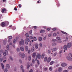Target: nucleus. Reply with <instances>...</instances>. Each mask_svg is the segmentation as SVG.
<instances>
[{"label":"nucleus","mask_w":72,"mask_h":72,"mask_svg":"<svg viewBox=\"0 0 72 72\" xmlns=\"http://www.w3.org/2000/svg\"><path fill=\"white\" fill-rule=\"evenodd\" d=\"M19 44L20 45H24V40H23V39H21V41H20Z\"/></svg>","instance_id":"nucleus-3"},{"label":"nucleus","mask_w":72,"mask_h":72,"mask_svg":"<svg viewBox=\"0 0 72 72\" xmlns=\"http://www.w3.org/2000/svg\"><path fill=\"white\" fill-rule=\"evenodd\" d=\"M32 44V43H31V41H30V43H29V46H31Z\"/></svg>","instance_id":"nucleus-60"},{"label":"nucleus","mask_w":72,"mask_h":72,"mask_svg":"<svg viewBox=\"0 0 72 72\" xmlns=\"http://www.w3.org/2000/svg\"><path fill=\"white\" fill-rule=\"evenodd\" d=\"M30 68V65H28L27 66V68L28 69Z\"/></svg>","instance_id":"nucleus-59"},{"label":"nucleus","mask_w":72,"mask_h":72,"mask_svg":"<svg viewBox=\"0 0 72 72\" xmlns=\"http://www.w3.org/2000/svg\"><path fill=\"white\" fill-rule=\"evenodd\" d=\"M52 45L53 46H54L57 45V44L55 42H53L52 44Z\"/></svg>","instance_id":"nucleus-18"},{"label":"nucleus","mask_w":72,"mask_h":72,"mask_svg":"<svg viewBox=\"0 0 72 72\" xmlns=\"http://www.w3.org/2000/svg\"><path fill=\"white\" fill-rule=\"evenodd\" d=\"M61 32H62V33H64V34H65V35H67V33H66V32H64L63 31H62Z\"/></svg>","instance_id":"nucleus-31"},{"label":"nucleus","mask_w":72,"mask_h":72,"mask_svg":"<svg viewBox=\"0 0 72 72\" xmlns=\"http://www.w3.org/2000/svg\"><path fill=\"white\" fill-rule=\"evenodd\" d=\"M47 57H45V58H44V62H46V60H47Z\"/></svg>","instance_id":"nucleus-34"},{"label":"nucleus","mask_w":72,"mask_h":72,"mask_svg":"<svg viewBox=\"0 0 72 72\" xmlns=\"http://www.w3.org/2000/svg\"><path fill=\"white\" fill-rule=\"evenodd\" d=\"M35 47L36 49H37L39 47V45H38V44H35Z\"/></svg>","instance_id":"nucleus-15"},{"label":"nucleus","mask_w":72,"mask_h":72,"mask_svg":"<svg viewBox=\"0 0 72 72\" xmlns=\"http://www.w3.org/2000/svg\"><path fill=\"white\" fill-rule=\"evenodd\" d=\"M6 41H4L3 44L4 45H5L6 44Z\"/></svg>","instance_id":"nucleus-46"},{"label":"nucleus","mask_w":72,"mask_h":72,"mask_svg":"<svg viewBox=\"0 0 72 72\" xmlns=\"http://www.w3.org/2000/svg\"><path fill=\"white\" fill-rule=\"evenodd\" d=\"M56 35H57V34L56 33H54L53 34V36H56Z\"/></svg>","instance_id":"nucleus-57"},{"label":"nucleus","mask_w":72,"mask_h":72,"mask_svg":"<svg viewBox=\"0 0 72 72\" xmlns=\"http://www.w3.org/2000/svg\"><path fill=\"white\" fill-rule=\"evenodd\" d=\"M3 54L4 56H6L8 55V53L7 50H5L4 52H3Z\"/></svg>","instance_id":"nucleus-5"},{"label":"nucleus","mask_w":72,"mask_h":72,"mask_svg":"<svg viewBox=\"0 0 72 72\" xmlns=\"http://www.w3.org/2000/svg\"><path fill=\"white\" fill-rule=\"evenodd\" d=\"M33 72V70H32V69L30 70L29 71V72Z\"/></svg>","instance_id":"nucleus-64"},{"label":"nucleus","mask_w":72,"mask_h":72,"mask_svg":"<svg viewBox=\"0 0 72 72\" xmlns=\"http://www.w3.org/2000/svg\"><path fill=\"white\" fill-rule=\"evenodd\" d=\"M39 45L40 47H42V44L41 43H40Z\"/></svg>","instance_id":"nucleus-51"},{"label":"nucleus","mask_w":72,"mask_h":72,"mask_svg":"<svg viewBox=\"0 0 72 72\" xmlns=\"http://www.w3.org/2000/svg\"><path fill=\"white\" fill-rule=\"evenodd\" d=\"M24 41L26 44V45H28V42H30V40L28 38L26 37V39Z\"/></svg>","instance_id":"nucleus-2"},{"label":"nucleus","mask_w":72,"mask_h":72,"mask_svg":"<svg viewBox=\"0 0 72 72\" xmlns=\"http://www.w3.org/2000/svg\"><path fill=\"white\" fill-rule=\"evenodd\" d=\"M20 49L21 51H24V48H23V47H21Z\"/></svg>","instance_id":"nucleus-20"},{"label":"nucleus","mask_w":72,"mask_h":72,"mask_svg":"<svg viewBox=\"0 0 72 72\" xmlns=\"http://www.w3.org/2000/svg\"><path fill=\"white\" fill-rule=\"evenodd\" d=\"M49 70L50 71H51V70H52V68L51 67H50Z\"/></svg>","instance_id":"nucleus-49"},{"label":"nucleus","mask_w":72,"mask_h":72,"mask_svg":"<svg viewBox=\"0 0 72 72\" xmlns=\"http://www.w3.org/2000/svg\"><path fill=\"white\" fill-rule=\"evenodd\" d=\"M72 46V44L71 43L69 42L67 44V46L68 47V48H71Z\"/></svg>","instance_id":"nucleus-4"},{"label":"nucleus","mask_w":72,"mask_h":72,"mask_svg":"<svg viewBox=\"0 0 72 72\" xmlns=\"http://www.w3.org/2000/svg\"><path fill=\"white\" fill-rule=\"evenodd\" d=\"M56 39H57V40H60L61 39H60V37H56Z\"/></svg>","instance_id":"nucleus-28"},{"label":"nucleus","mask_w":72,"mask_h":72,"mask_svg":"<svg viewBox=\"0 0 72 72\" xmlns=\"http://www.w3.org/2000/svg\"><path fill=\"white\" fill-rule=\"evenodd\" d=\"M56 41H57V40H56V39H53L52 40V41H53L54 42H55Z\"/></svg>","instance_id":"nucleus-43"},{"label":"nucleus","mask_w":72,"mask_h":72,"mask_svg":"<svg viewBox=\"0 0 72 72\" xmlns=\"http://www.w3.org/2000/svg\"><path fill=\"white\" fill-rule=\"evenodd\" d=\"M58 43H61L62 42V41L61 40H58L57 41Z\"/></svg>","instance_id":"nucleus-35"},{"label":"nucleus","mask_w":72,"mask_h":72,"mask_svg":"<svg viewBox=\"0 0 72 72\" xmlns=\"http://www.w3.org/2000/svg\"><path fill=\"white\" fill-rule=\"evenodd\" d=\"M29 60L30 61L31 60V57L30 56H29L28 57Z\"/></svg>","instance_id":"nucleus-26"},{"label":"nucleus","mask_w":72,"mask_h":72,"mask_svg":"<svg viewBox=\"0 0 72 72\" xmlns=\"http://www.w3.org/2000/svg\"><path fill=\"white\" fill-rule=\"evenodd\" d=\"M19 62L20 63H22V60H19Z\"/></svg>","instance_id":"nucleus-54"},{"label":"nucleus","mask_w":72,"mask_h":72,"mask_svg":"<svg viewBox=\"0 0 72 72\" xmlns=\"http://www.w3.org/2000/svg\"><path fill=\"white\" fill-rule=\"evenodd\" d=\"M36 55V53H34L33 54V58H35Z\"/></svg>","instance_id":"nucleus-14"},{"label":"nucleus","mask_w":72,"mask_h":72,"mask_svg":"<svg viewBox=\"0 0 72 72\" xmlns=\"http://www.w3.org/2000/svg\"><path fill=\"white\" fill-rule=\"evenodd\" d=\"M30 51H31V50H29L28 51V54H30Z\"/></svg>","instance_id":"nucleus-53"},{"label":"nucleus","mask_w":72,"mask_h":72,"mask_svg":"<svg viewBox=\"0 0 72 72\" xmlns=\"http://www.w3.org/2000/svg\"><path fill=\"white\" fill-rule=\"evenodd\" d=\"M25 49H26V51H28V47L26 46L25 47Z\"/></svg>","instance_id":"nucleus-32"},{"label":"nucleus","mask_w":72,"mask_h":72,"mask_svg":"<svg viewBox=\"0 0 72 72\" xmlns=\"http://www.w3.org/2000/svg\"><path fill=\"white\" fill-rule=\"evenodd\" d=\"M17 51H19V49L18 48H17Z\"/></svg>","instance_id":"nucleus-58"},{"label":"nucleus","mask_w":72,"mask_h":72,"mask_svg":"<svg viewBox=\"0 0 72 72\" xmlns=\"http://www.w3.org/2000/svg\"><path fill=\"white\" fill-rule=\"evenodd\" d=\"M33 40L34 41H36L37 40V39L36 38V37H35L33 38Z\"/></svg>","instance_id":"nucleus-40"},{"label":"nucleus","mask_w":72,"mask_h":72,"mask_svg":"<svg viewBox=\"0 0 72 72\" xmlns=\"http://www.w3.org/2000/svg\"><path fill=\"white\" fill-rule=\"evenodd\" d=\"M1 65L2 66V68L3 69H4V64L3 63L1 64Z\"/></svg>","instance_id":"nucleus-22"},{"label":"nucleus","mask_w":72,"mask_h":72,"mask_svg":"<svg viewBox=\"0 0 72 72\" xmlns=\"http://www.w3.org/2000/svg\"><path fill=\"white\" fill-rule=\"evenodd\" d=\"M53 63H54V62L53 61L51 62H50V65H52L53 64Z\"/></svg>","instance_id":"nucleus-37"},{"label":"nucleus","mask_w":72,"mask_h":72,"mask_svg":"<svg viewBox=\"0 0 72 72\" xmlns=\"http://www.w3.org/2000/svg\"><path fill=\"white\" fill-rule=\"evenodd\" d=\"M66 58L68 60H72V58L70 57H69L68 56H67L66 57Z\"/></svg>","instance_id":"nucleus-12"},{"label":"nucleus","mask_w":72,"mask_h":72,"mask_svg":"<svg viewBox=\"0 0 72 72\" xmlns=\"http://www.w3.org/2000/svg\"><path fill=\"white\" fill-rule=\"evenodd\" d=\"M15 41H16V40H15V39L14 40V41L13 42V43H14V44H15Z\"/></svg>","instance_id":"nucleus-50"},{"label":"nucleus","mask_w":72,"mask_h":72,"mask_svg":"<svg viewBox=\"0 0 72 72\" xmlns=\"http://www.w3.org/2000/svg\"><path fill=\"white\" fill-rule=\"evenodd\" d=\"M62 53V51L61 50L59 52V53L60 54L61 53Z\"/></svg>","instance_id":"nucleus-62"},{"label":"nucleus","mask_w":72,"mask_h":72,"mask_svg":"<svg viewBox=\"0 0 72 72\" xmlns=\"http://www.w3.org/2000/svg\"><path fill=\"white\" fill-rule=\"evenodd\" d=\"M9 39H12V36H10L9 37Z\"/></svg>","instance_id":"nucleus-44"},{"label":"nucleus","mask_w":72,"mask_h":72,"mask_svg":"<svg viewBox=\"0 0 72 72\" xmlns=\"http://www.w3.org/2000/svg\"><path fill=\"white\" fill-rule=\"evenodd\" d=\"M37 58H38V59H40V58H41V55L38 53L37 54L35 60H37Z\"/></svg>","instance_id":"nucleus-1"},{"label":"nucleus","mask_w":72,"mask_h":72,"mask_svg":"<svg viewBox=\"0 0 72 72\" xmlns=\"http://www.w3.org/2000/svg\"><path fill=\"white\" fill-rule=\"evenodd\" d=\"M39 40L40 41L42 40V38L41 37H39Z\"/></svg>","instance_id":"nucleus-33"},{"label":"nucleus","mask_w":72,"mask_h":72,"mask_svg":"<svg viewBox=\"0 0 72 72\" xmlns=\"http://www.w3.org/2000/svg\"><path fill=\"white\" fill-rule=\"evenodd\" d=\"M37 62L38 66H39L40 65V62H39V60H37Z\"/></svg>","instance_id":"nucleus-36"},{"label":"nucleus","mask_w":72,"mask_h":72,"mask_svg":"<svg viewBox=\"0 0 72 72\" xmlns=\"http://www.w3.org/2000/svg\"><path fill=\"white\" fill-rule=\"evenodd\" d=\"M52 50H53L52 51V52H53V51H57V48H54L52 49Z\"/></svg>","instance_id":"nucleus-17"},{"label":"nucleus","mask_w":72,"mask_h":72,"mask_svg":"<svg viewBox=\"0 0 72 72\" xmlns=\"http://www.w3.org/2000/svg\"><path fill=\"white\" fill-rule=\"evenodd\" d=\"M31 50L32 51H34V50H35V48L33 47H32Z\"/></svg>","instance_id":"nucleus-25"},{"label":"nucleus","mask_w":72,"mask_h":72,"mask_svg":"<svg viewBox=\"0 0 72 72\" xmlns=\"http://www.w3.org/2000/svg\"><path fill=\"white\" fill-rule=\"evenodd\" d=\"M6 67L7 68H9L10 66L9 64H7L6 65Z\"/></svg>","instance_id":"nucleus-29"},{"label":"nucleus","mask_w":72,"mask_h":72,"mask_svg":"<svg viewBox=\"0 0 72 72\" xmlns=\"http://www.w3.org/2000/svg\"><path fill=\"white\" fill-rule=\"evenodd\" d=\"M18 6H19V8H21V4H19L18 5Z\"/></svg>","instance_id":"nucleus-63"},{"label":"nucleus","mask_w":72,"mask_h":72,"mask_svg":"<svg viewBox=\"0 0 72 72\" xmlns=\"http://www.w3.org/2000/svg\"><path fill=\"white\" fill-rule=\"evenodd\" d=\"M57 30V28H53L52 30H53V31H55V30Z\"/></svg>","instance_id":"nucleus-56"},{"label":"nucleus","mask_w":72,"mask_h":72,"mask_svg":"<svg viewBox=\"0 0 72 72\" xmlns=\"http://www.w3.org/2000/svg\"><path fill=\"white\" fill-rule=\"evenodd\" d=\"M3 51H4V50H0V53L1 54H2L4 52H3Z\"/></svg>","instance_id":"nucleus-30"},{"label":"nucleus","mask_w":72,"mask_h":72,"mask_svg":"<svg viewBox=\"0 0 72 72\" xmlns=\"http://www.w3.org/2000/svg\"><path fill=\"white\" fill-rule=\"evenodd\" d=\"M14 10H15L16 11H17V8L16 7H15L14 8Z\"/></svg>","instance_id":"nucleus-61"},{"label":"nucleus","mask_w":72,"mask_h":72,"mask_svg":"<svg viewBox=\"0 0 72 72\" xmlns=\"http://www.w3.org/2000/svg\"><path fill=\"white\" fill-rule=\"evenodd\" d=\"M6 48L8 50H9V45H7L6 46Z\"/></svg>","instance_id":"nucleus-27"},{"label":"nucleus","mask_w":72,"mask_h":72,"mask_svg":"<svg viewBox=\"0 0 72 72\" xmlns=\"http://www.w3.org/2000/svg\"><path fill=\"white\" fill-rule=\"evenodd\" d=\"M10 58L11 60H13V58L11 56L10 57Z\"/></svg>","instance_id":"nucleus-48"},{"label":"nucleus","mask_w":72,"mask_h":72,"mask_svg":"<svg viewBox=\"0 0 72 72\" xmlns=\"http://www.w3.org/2000/svg\"><path fill=\"white\" fill-rule=\"evenodd\" d=\"M67 48H68L67 46V45H65L63 46V49L65 50H67Z\"/></svg>","instance_id":"nucleus-8"},{"label":"nucleus","mask_w":72,"mask_h":72,"mask_svg":"<svg viewBox=\"0 0 72 72\" xmlns=\"http://www.w3.org/2000/svg\"><path fill=\"white\" fill-rule=\"evenodd\" d=\"M44 32H45V30H41L40 31V33H44Z\"/></svg>","instance_id":"nucleus-23"},{"label":"nucleus","mask_w":72,"mask_h":72,"mask_svg":"<svg viewBox=\"0 0 72 72\" xmlns=\"http://www.w3.org/2000/svg\"><path fill=\"white\" fill-rule=\"evenodd\" d=\"M32 30H30V31H29V34H31V33H32Z\"/></svg>","instance_id":"nucleus-47"},{"label":"nucleus","mask_w":72,"mask_h":72,"mask_svg":"<svg viewBox=\"0 0 72 72\" xmlns=\"http://www.w3.org/2000/svg\"><path fill=\"white\" fill-rule=\"evenodd\" d=\"M4 72H7L8 71V69L7 68H5L4 69Z\"/></svg>","instance_id":"nucleus-24"},{"label":"nucleus","mask_w":72,"mask_h":72,"mask_svg":"<svg viewBox=\"0 0 72 72\" xmlns=\"http://www.w3.org/2000/svg\"><path fill=\"white\" fill-rule=\"evenodd\" d=\"M21 69L22 70V72H24V70L23 69V66L22 65H21L20 66Z\"/></svg>","instance_id":"nucleus-11"},{"label":"nucleus","mask_w":72,"mask_h":72,"mask_svg":"<svg viewBox=\"0 0 72 72\" xmlns=\"http://www.w3.org/2000/svg\"><path fill=\"white\" fill-rule=\"evenodd\" d=\"M3 60L4 59L3 58H0V62H2V60Z\"/></svg>","instance_id":"nucleus-41"},{"label":"nucleus","mask_w":72,"mask_h":72,"mask_svg":"<svg viewBox=\"0 0 72 72\" xmlns=\"http://www.w3.org/2000/svg\"><path fill=\"white\" fill-rule=\"evenodd\" d=\"M6 9L4 8L2 10V12L3 13H6Z\"/></svg>","instance_id":"nucleus-9"},{"label":"nucleus","mask_w":72,"mask_h":72,"mask_svg":"<svg viewBox=\"0 0 72 72\" xmlns=\"http://www.w3.org/2000/svg\"><path fill=\"white\" fill-rule=\"evenodd\" d=\"M69 56L70 58H71L72 59V54L71 53H70L69 54Z\"/></svg>","instance_id":"nucleus-16"},{"label":"nucleus","mask_w":72,"mask_h":72,"mask_svg":"<svg viewBox=\"0 0 72 72\" xmlns=\"http://www.w3.org/2000/svg\"><path fill=\"white\" fill-rule=\"evenodd\" d=\"M68 68L69 69H72V66H69L68 67Z\"/></svg>","instance_id":"nucleus-39"},{"label":"nucleus","mask_w":72,"mask_h":72,"mask_svg":"<svg viewBox=\"0 0 72 72\" xmlns=\"http://www.w3.org/2000/svg\"><path fill=\"white\" fill-rule=\"evenodd\" d=\"M68 72V70H64L63 71V72Z\"/></svg>","instance_id":"nucleus-55"},{"label":"nucleus","mask_w":72,"mask_h":72,"mask_svg":"<svg viewBox=\"0 0 72 72\" xmlns=\"http://www.w3.org/2000/svg\"><path fill=\"white\" fill-rule=\"evenodd\" d=\"M48 53L49 54H50V53H51V52L50 51V50H48Z\"/></svg>","instance_id":"nucleus-45"},{"label":"nucleus","mask_w":72,"mask_h":72,"mask_svg":"<svg viewBox=\"0 0 72 72\" xmlns=\"http://www.w3.org/2000/svg\"><path fill=\"white\" fill-rule=\"evenodd\" d=\"M19 55L20 57H21L22 58H24L25 55L24 53H19Z\"/></svg>","instance_id":"nucleus-6"},{"label":"nucleus","mask_w":72,"mask_h":72,"mask_svg":"<svg viewBox=\"0 0 72 72\" xmlns=\"http://www.w3.org/2000/svg\"><path fill=\"white\" fill-rule=\"evenodd\" d=\"M5 22H3L1 24V26L2 27H4V26H5Z\"/></svg>","instance_id":"nucleus-10"},{"label":"nucleus","mask_w":72,"mask_h":72,"mask_svg":"<svg viewBox=\"0 0 72 72\" xmlns=\"http://www.w3.org/2000/svg\"><path fill=\"white\" fill-rule=\"evenodd\" d=\"M57 53L55 52L54 53L53 55L54 56H56V55H57Z\"/></svg>","instance_id":"nucleus-42"},{"label":"nucleus","mask_w":72,"mask_h":72,"mask_svg":"<svg viewBox=\"0 0 72 72\" xmlns=\"http://www.w3.org/2000/svg\"><path fill=\"white\" fill-rule=\"evenodd\" d=\"M28 35V33H26L25 34V36H26V37H29V35Z\"/></svg>","instance_id":"nucleus-38"},{"label":"nucleus","mask_w":72,"mask_h":72,"mask_svg":"<svg viewBox=\"0 0 72 72\" xmlns=\"http://www.w3.org/2000/svg\"><path fill=\"white\" fill-rule=\"evenodd\" d=\"M62 69H62V68H58V72H60L62 71Z\"/></svg>","instance_id":"nucleus-13"},{"label":"nucleus","mask_w":72,"mask_h":72,"mask_svg":"<svg viewBox=\"0 0 72 72\" xmlns=\"http://www.w3.org/2000/svg\"><path fill=\"white\" fill-rule=\"evenodd\" d=\"M44 57H45V55L43 53L42 55L41 58H42V59H43L44 58Z\"/></svg>","instance_id":"nucleus-19"},{"label":"nucleus","mask_w":72,"mask_h":72,"mask_svg":"<svg viewBox=\"0 0 72 72\" xmlns=\"http://www.w3.org/2000/svg\"><path fill=\"white\" fill-rule=\"evenodd\" d=\"M50 60H51V58H50V57L48 58L47 60L48 62H50Z\"/></svg>","instance_id":"nucleus-21"},{"label":"nucleus","mask_w":72,"mask_h":72,"mask_svg":"<svg viewBox=\"0 0 72 72\" xmlns=\"http://www.w3.org/2000/svg\"><path fill=\"white\" fill-rule=\"evenodd\" d=\"M33 28H35V29H37V27H36V26H35L33 27Z\"/></svg>","instance_id":"nucleus-52"},{"label":"nucleus","mask_w":72,"mask_h":72,"mask_svg":"<svg viewBox=\"0 0 72 72\" xmlns=\"http://www.w3.org/2000/svg\"><path fill=\"white\" fill-rule=\"evenodd\" d=\"M61 65L62 67H66V66H67V64L66 63L63 62L62 63Z\"/></svg>","instance_id":"nucleus-7"}]
</instances>
